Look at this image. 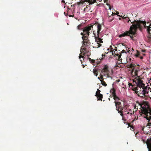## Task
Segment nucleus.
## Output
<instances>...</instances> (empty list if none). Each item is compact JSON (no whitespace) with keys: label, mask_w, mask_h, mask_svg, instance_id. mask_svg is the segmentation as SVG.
<instances>
[{"label":"nucleus","mask_w":151,"mask_h":151,"mask_svg":"<svg viewBox=\"0 0 151 151\" xmlns=\"http://www.w3.org/2000/svg\"><path fill=\"white\" fill-rule=\"evenodd\" d=\"M129 67L132 69L131 74L132 77H135L133 79L134 83L136 84L138 88L145 87V84L143 83V81L138 76V72L139 70V66L138 65H136L132 63L129 65Z\"/></svg>","instance_id":"obj_1"},{"label":"nucleus","mask_w":151,"mask_h":151,"mask_svg":"<svg viewBox=\"0 0 151 151\" xmlns=\"http://www.w3.org/2000/svg\"><path fill=\"white\" fill-rule=\"evenodd\" d=\"M95 25H96L97 26V35H96L94 33V32H93V33L94 35L96 42H97L96 45L95 47L98 48L100 47L102 45L100 43H103L102 39L100 38L101 37L100 35V32L101 29V24L98 23H96Z\"/></svg>","instance_id":"obj_2"},{"label":"nucleus","mask_w":151,"mask_h":151,"mask_svg":"<svg viewBox=\"0 0 151 151\" xmlns=\"http://www.w3.org/2000/svg\"><path fill=\"white\" fill-rule=\"evenodd\" d=\"M133 26H131L130 27L129 31H127L124 33L120 34L119 35L120 38L124 37L127 36H129L130 34L134 35L136 32L137 30L138 27H139V24H133Z\"/></svg>","instance_id":"obj_3"},{"label":"nucleus","mask_w":151,"mask_h":151,"mask_svg":"<svg viewBox=\"0 0 151 151\" xmlns=\"http://www.w3.org/2000/svg\"><path fill=\"white\" fill-rule=\"evenodd\" d=\"M133 26H131L130 27L129 31H127L124 33L120 34L119 35L120 38L124 37L127 36H129L130 34L134 35L136 32L137 30L138 27H139V24H133Z\"/></svg>","instance_id":"obj_4"},{"label":"nucleus","mask_w":151,"mask_h":151,"mask_svg":"<svg viewBox=\"0 0 151 151\" xmlns=\"http://www.w3.org/2000/svg\"><path fill=\"white\" fill-rule=\"evenodd\" d=\"M141 109L142 114H140L147 120L151 119V109L148 106L147 107L142 108Z\"/></svg>","instance_id":"obj_5"},{"label":"nucleus","mask_w":151,"mask_h":151,"mask_svg":"<svg viewBox=\"0 0 151 151\" xmlns=\"http://www.w3.org/2000/svg\"><path fill=\"white\" fill-rule=\"evenodd\" d=\"M97 0H85L82 1H80V2H78V4L79 5H80L81 4H83L84 3H85L86 4V7L84 8V11L86 9L88 8V7H89L90 6L92 5L94 3L96 2ZM98 1H101V0H97Z\"/></svg>","instance_id":"obj_6"},{"label":"nucleus","mask_w":151,"mask_h":151,"mask_svg":"<svg viewBox=\"0 0 151 151\" xmlns=\"http://www.w3.org/2000/svg\"><path fill=\"white\" fill-rule=\"evenodd\" d=\"M93 25L92 24L90 26L86 27L83 29V32H81V35L83 36H86L87 37H89V31L92 29Z\"/></svg>","instance_id":"obj_7"},{"label":"nucleus","mask_w":151,"mask_h":151,"mask_svg":"<svg viewBox=\"0 0 151 151\" xmlns=\"http://www.w3.org/2000/svg\"><path fill=\"white\" fill-rule=\"evenodd\" d=\"M138 90H134V93L138 95V96L143 97L145 96L144 87L138 88Z\"/></svg>","instance_id":"obj_8"},{"label":"nucleus","mask_w":151,"mask_h":151,"mask_svg":"<svg viewBox=\"0 0 151 151\" xmlns=\"http://www.w3.org/2000/svg\"><path fill=\"white\" fill-rule=\"evenodd\" d=\"M89 37H87L86 36H83L82 37V38L83 40L82 41L83 44L85 46H89L90 44V42L88 39V38Z\"/></svg>","instance_id":"obj_9"},{"label":"nucleus","mask_w":151,"mask_h":151,"mask_svg":"<svg viewBox=\"0 0 151 151\" xmlns=\"http://www.w3.org/2000/svg\"><path fill=\"white\" fill-rule=\"evenodd\" d=\"M88 59L90 62L92 64L94 65H96H96H98L100 63L101 61V60L100 59H99V60H95L93 59H91L90 58H88Z\"/></svg>","instance_id":"obj_10"},{"label":"nucleus","mask_w":151,"mask_h":151,"mask_svg":"<svg viewBox=\"0 0 151 151\" xmlns=\"http://www.w3.org/2000/svg\"><path fill=\"white\" fill-rule=\"evenodd\" d=\"M111 52H112V55H114V53L115 54V55H114V56H115V55H116V56L118 57V60H122V59H121V54L120 55H119L118 54H116L115 53V52L113 50H111ZM125 52V51L124 50H123L121 52V53H124Z\"/></svg>","instance_id":"obj_11"},{"label":"nucleus","mask_w":151,"mask_h":151,"mask_svg":"<svg viewBox=\"0 0 151 151\" xmlns=\"http://www.w3.org/2000/svg\"><path fill=\"white\" fill-rule=\"evenodd\" d=\"M101 72H105L106 73L107 72H109V67L107 65H105L104 66L103 68L102 69L101 71Z\"/></svg>","instance_id":"obj_12"},{"label":"nucleus","mask_w":151,"mask_h":151,"mask_svg":"<svg viewBox=\"0 0 151 151\" xmlns=\"http://www.w3.org/2000/svg\"><path fill=\"white\" fill-rule=\"evenodd\" d=\"M86 48L85 47L81 48V53L80 54V56H79V58L80 59L81 58H83V56H82L81 54H83V55L85 54V51H86Z\"/></svg>","instance_id":"obj_13"},{"label":"nucleus","mask_w":151,"mask_h":151,"mask_svg":"<svg viewBox=\"0 0 151 151\" xmlns=\"http://www.w3.org/2000/svg\"><path fill=\"white\" fill-rule=\"evenodd\" d=\"M114 103L115 104V106L116 107V109H118L122 106V103L120 101H114Z\"/></svg>","instance_id":"obj_14"},{"label":"nucleus","mask_w":151,"mask_h":151,"mask_svg":"<svg viewBox=\"0 0 151 151\" xmlns=\"http://www.w3.org/2000/svg\"><path fill=\"white\" fill-rule=\"evenodd\" d=\"M131 23L132 24L131 25V26H133V25L134 24H139V27H138L137 29L139 28V29H141L142 28V26L141 25V23L140 22V21H139V22H138V21H136L134 20V21L133 22H131Z\"/></svg>","instance_id":"obj_15"},{"label":"nucleus","mask_w":151,"mask_h":151,"mask_svg":"<svg viewBox=\"0 0 151 151\" xmlns=\"http://www.w3.org/2000/svg\"><path fill=\"white\" fill-rule=\"evenodd\" d=\"M109 72H107L106 73L105 72H101V74H102V76H103L104 77H105V79H106L107 78H111V77L109 74Z\"/></svg>","instance_id":"obj_16"},{"label":"nucleus","mask_w":151,"mask_h":151,"mask_svg":"<svg viewBox=\"0 0 151 151\" xmlns=\"http://www.w3.org/2000/svg\"><path fill=\"white\" fill-rule=\"evenodd\" d=\"M127 109L126 108H124L123 107V106H122L121 107H120L118 109H116V110L118 112L119 111H124L125 112H126L127 111Z\"/></svg>","instance_id":"obj_17"},{"label":"nucleus","mask_w":151,"mask_h":151,"mask_svg":"<svg viewBox=\"0 0 151 151\" xmlns=\"http://www.w3.org/2000/svg\"><path fill=\"white\" fill-rule=\"evenodd\" d=\"M128 85L129 87H130V86H132V90L133 91H134V90H139L137 87H135V86L134 85H133L131 83H129Z\"/></svg>","instance_id":"obj_18"},{"label":"nucleus","mask_w":151,"mask_h":151,"mask_svg":"<svg viewBox=\"0 0 151 151\" xmlns=\"http://www.w3.org/2000/svg\"><path fill=\"white\" fill-rule=\"evenodd\" d=\"M110 93L113 97L116 95V90L114 88H112L111 89Z\"/></svg>","instance_id":"obj_19"},{"label":"nucleus","mask_w":151,"mask_h":151,"mask_svg":"<svg viewBox=\"0 0 151 151\" xmlns=\"http://www.w3.org/2000/svg\"><path fill=\"white\" fill-rule=\"evenodd\" d=\"M119 16H120L121 17H122L123 19H129V20L127 22V23H129V21L131 22V20L129 19V17H128L127 16V15H124V16H122V15L120 16V15H118Z\"/></svg>","instance_id":"obj_20"},{"label":"nucleus","mask_w":151,"mask_h":151,"mask_svg":"<svg viewBox=\"0 0 151 151\" xmlns=\"http://www.w3.org/2000/svg\"><path fill=\"white\" fill-rule=\"evenodd\" d=\"M96 97H97V98L98 99L97 100L98 101H99V100H101V101H102V99L103 98V95H102V94H101L98 95Z\"/></svg>","instance_id":"obj_21"},{"label":"nucleus","mask_w":151,"mask_h":151,"mask_svg":"<svg viewBox=\"0 0 151 151\" xmlns=\"http://www.w3.org/2000/svg\"><path fill=\"white\" fill-rule=\"evenodd\" d=\"M113 99L115 100L114 101L119 102V101L120 100V99L116 95L113 96Z\"/></svg>","instance_id":"obj_22"},{"label":"nucleus","mask_w":151,"mask_h":151,"mask_svg":"<svg viewBox=\"0 0 151 151\" xmlns=\"http://www.w3.org/2000/svg\"><path fill=\"white\" fill-rule=\"evenodd\" d=\"M123 111H118V112L120 114V115L122 116V120H123L124 121H126V120L124 119V115L123 114Z\"/></svg>","instance_id":"obj_23"},{"label":"nucleus","mask_w":151,"mask_h":151,"mask_svg":"<svg viewBox=\"0 0 151 151\" xmlns=\"http://www.w3.org/2000/svg\"><path fill=\"white\" fill-rule=\"evenodd\" d=\"M147 147L149 151H151V141L148 142L147 143Z\"/></svg>","instance_id":"obj_24"},{"label":"nucleus","mask_w":151,"mask_h":151,"mask_svg":"<svg viewBox=\"0 0 151 151\" xmlns=\"http://www.w3.org/2000/svg\"><path fill=\"white\" fill-rule=\"evenodd\" d=\"M115 14L114 13H113V12H111V11H110L109 12H108V18H109L111 17V16H113L115 15Z\"/></svg>","instance_id":"obj_25"},{"label":"nucleus","mask_w":151,"mask_h":151,"mask_svg":"<svg viewBox=\"0 0 151 151\" xmlns=\"http://www.w3.org/2000/svg\"><path fill=\"white\" fill-rule=\"evenodd\" d=\"M93 72L94 73V74L96 76H98V71L96 69L94 68L93 70Z\"/></svg>","instance_id":"obj_26"},{"label":"nucleus","mask_w":151,"mask_h":151,"mask_svg":"<svg viewBox=\"0 0 151 151\" xmlns=\"http://www.w3.org/2000/svg\"><path fill=\"white\" fill-rule=\"evenodd\" d=\"M100 77H98V78L100 81L101 80H104V79H105V77H104L103 76H102V74H100Z\"/></svg>","instance_id":"obj_27"},{"label":"nucleus","mask_w":151,"mask_h":151,"mask_svg":"<svg viewBox=\"0 0 151 151\" xmlns=\"http://www.w3.org/2000/svg\"><path fill=\"white\" fill-rule=\"evenodd\" d=\"M144 89L145 90L144 92L145 93V95L146 93H148L149 92V90L147 89V86H145L144 87Z\"/></svg>","instance_id":"obj_28"},{"label":"nucleus","mask_w":151,"mask_h":151,"mask_svg":"<svg viewBox=\"0 0 151 151\" xmlns=\"http://www.w3.org/2000/svg\"><path fill=\"white\" fill-rule=\"evenodd\" d=\"M108 0H104V2L106 4V5L109 6V9L110 10L111 9V7L109 4L108 3Z\"/></svg>","instance_id":"obj_29"},{"label":"nucleus","mask_w":151,"mask_h":151,"mask_svg":"<svg viewBox=\"0 0 151 151\" xmlns=\"http://www.w3.org/2000/svg\"><path fill=\"white\" fill-rule=\"evenodd\" d=\"M101 81V84L105 86H106L107 84L104 81V80H100Z\"/></svg>","instance_id":"obj_30"},{"label":"nucleus","mask_w":151,"mask_h":151,"mask_svg":"<svg viewBox=\"0 0 151 151\" xmlns=\"http://www.w3.org/2000/svg\"><path fill=\"white\" fill-rule=\"evenodd\" d=\"M100 91H101L100 90L98 89V90H97V91L96 92V94L95 95V96H97L98 95H99V94H101L100 93Z\"/></svg>","instance_id":"obj_31"},{"label":"nucleus","mask_w":151,"mask_h":151,"mask_svg":"<svg viewBox=\"0 0 151 151\" xmlns=\"http://www.w3.org/2000/svg\"><path fill=\"white\" fill-rule=\"evenodd\" d=\"M82 25L81 24H80L77 27V28L78 30H81L82 29Z\"/></svg>","instance_id":"obj_32"},{"label":"nucleus","mask_w":151,"mask_h":151,"mask_svg":"<svg viewBox=\"0 0 151 151\" xmlns=\"http://www.w3.org/2000/svg\"><path fill=\"white\" fill-rule=\"evenodd\" d=\"M109 22H111L112 21V20L113 19V18H111V17L109 18Z\"/></svg>","instance_id":"obj_33"},{"label":"nucleus","mask_w":151,"mask_h":151,"mask_svg":"<svg viewBox=\"0 0 151 151\" xmlns=\"http://www.w3.org/2000/svg\"><path fill=\"white\" fill-rule=\"evenodd\" d=\"M136 34H135V35H132V34H131V35H129V36H130V38H131L132 39V40H133V37L134 36V35Z\"/></svg>","instance_id":"obj_34"},{"label":"nucleus","mask_w":151,"mask_h":151,"mask_svg":"<svg viewBox=\"0 0 151 151\" xmlns=\"http://www.w3.org/2000/svg\"><path fill=\"white\" fill-rule=\"evenodd\" d=\"M102 58H101V59H103L105 57V55H104L103 54H102Z\"/></svg>","instance_id":"obj_35"},{"label":"nucleus","mask_w":151,"mask_h":151,"mask_svg":"<svg viewBox=\"0 0 151 151\" xmlns=\"http://www.w3.org/2000/svg\"><path fill=\"white\" fill-rule=\"evenodd\" d=\"M147 126H151V122L147 124Z\"/></svg>","instance_id":"obj_36"},{"label":"nucleus","mask_w":151,"mask_h":151,"mask_svg":"<svg viewBox=\"0 0 151 151\" xmlns=\"http://www.w3.org/2000/svg\"><path fill=\"white\" fill-rule=\"evenodd\" d=\"M127 112L125 114H124V115H127V114H129V112H128V111H126V112Z\"/></svg>","instance_id":"obj_37"},{"label":"nucleus","mask_w":151,"mask_h":151,"mask_svg":"<svg viewBox=\"0 0 151 151\" xmlns=\"http://www.w3.org/2000/svg\"><path fill=\"white\" fill-rule=\"evenodd\" d=\"M119 14V12H116V15H118V16L119 15H118V14Z\"/></svg>","instance_id":"obj_38"},{"label":"nucleus","mask_w":151,"mask_h":151,"mask_svg":"<svg viewBox=\"0 0 151 151\" xmlns=\"http://www.w3.org/2000/svg\"><path fill=\"white\" fill-rule=\"evenodd\" d=\"M62 2L63 3H65V1L64 0H62Z\"/></svg>","instance_id":"obj_39"},{"label":"nucleus","mask_w":151,"mask_h":151,"mask_svg":"<svg viewBox=\"0 0 151 151\" xmlns=\"http://www.w3.org/2000/svg\"><path fill=\"white\" fill-rule=\"evenodd\" d=\"M115 48L114 49L115 51H116L117 50V48L116 47H115Z\"/></svg>","instance_id":"obj_40"},{"label":"nucleus","mask_w":151,"mask_h":151,"mask_svg":"<svg viewBox=\"0 0 151 151\" xmlns=\"http://www.w3.org/2000/svg\"><path fill=\"white\" fill-rule=\"evenodd\" d=\"M129 49H130V48H128V50H127V52H129V51H130Z\"/></svg>","instance_id":"obj_41"},{"label":"nucleus","mask_w":151,"mask_h":151,"mask_svg":"<svg viewBox=\"0 0 151 151\" xmlns=\"http://www.w3.org/2000/svg\"><path fill=\"white\" fill-rule=\"evenodd\" d=\"M131 49L132 50H131V52L132 51L133 52L134 50H133V48H132Z\"/></svg>","instance_id":"obj_42"},{"label":"nucleus","mask_w":151,"mask_h":151,"mask_svg":"<svg viewBox=\"0 0 151 151\" xmlns=\"http://www.w3.org/2000/svg\"><path fill=\"white\" fill-rule=\"evenodd\" d=\"M149 89H151L150 87H147V89L149 90Z\"/></svg>","instance_id":"obj_43"},{"label":"nucleus","mask_w":151,"mask_h":151,"mask_svg":"<svg viewBox=\"0 0 151 151\" xmlns=\"http://www.w3.org/2000/svg\"><path fill=\"white\" fill-rule=\"evenodd\" d=\"M73 15H69V16L70 17H73Z\"/></svg>","instance_id":"obj_44"},{"label":"nucleus","mask_w":151,"mask_h":151,"mask_svg":"<svg viewBox=\"0 0 151 151\" xmlns=\"http://www.w3.org/2000/svg\"><path fill=\"white\" fill-rule=\"evenodd\" d=\"M126 19V20H127V21H128V20H129V19Z\"/></svg>","instance_id":"obj_45"},{"label":"nucleus","mask_w":151,"mask_h":151,"mask_svg":"<svg viewBox=\"0 0 151 151\" xmlns=\"http://www.w3.org/2000/svg\"><path fill=\"white\" fill-rule=\"evenodd\" d=\"M136 57H138V55H136Z\"/></svg>","instance_id":"obj_46"},{"label":"nucleus","mask_w":151,"mask_h":151,"mask_svg":"<svg viewBox=\"0 0 151 151\" xmlns=\"http://www.w3.org/2000/svg\"><path fill=\"white\" fill-rule=\"evenodd\" d=\"M83 65V68H84V65Z\"/></svg>","instance_id":"obj_47"},{"label":"nucleus","mask_w":151,"mask_h":151,"mask_svg":"<svg viewBox=\"0 0 151 151\" xmlns=\"http://www.w3.org/2000/svg\"><path fill=\"white\" fill-rule=\"evenodd\" d=\"M80 61L81 62V63H82V60H81Z\"/></svg>","instance_id":"obj_48"},{"label":"nucleus","mask_w":151,"mask_h":151,"mask_svg":"<svg viewBox=\"0 0 151 151\" xmlns=\"http://www.w3.org/2000/svg\"><path fill=\"white\" fill-rule=\"evenodd\" d=\"M142 52H145V51L142 50Z\"/></svg>","instance_id":"obj_49"},{"label":"nucleus","mask_w":151,"mask_h":151,"mask_svg":"<svg viewBox=\"0 0 151 151\" xmlns=\"http://www.w3.org/2000/svg\"><path fill=\"white\" fill-rule=\"evenodd\" d=\"M109 101H110V99L109 98Z\"/></svg>","instance_id":"obj_50"},{"label":"nucleus","mask_w":151,"mask_h":151,"mask_svg":"<svg viewBox=\"0 0 151 151\" xmlns=\"http://www.w3.org/2000/svg\"><path fill=\"white\" fill-rule=\"evenodd\" d=\"M122 45H123L125 46L124 45H123V44H122Z\"/></svg>","instance_id":"obj_51"},{"label":"nucleus","mask_w":151,"mask_h":151,"mask_svg":"<svg viewBox=\"0 0 151 151\" xmlns=\"http://www.w3.org/2000/svg\"><path fill=\"white\" fill-rule=\"evenodd\" d=\"M130 114H131V115H132V113H131Z\"/></svg>","instance_id":"obj_52"},{"label":"nucleus","mask_w":151,"mask_h":151,"mask_svg":"<svg viewBox=\"0 0 151 151\" xmlns=\"http://www.w3.org/2000/svg\"><path fill=\"white\" fill-rule=\"evenodd\" d=\"M119 19L120 20V19H120V18H119Z\"/></svg>","instance_id":"obj_53"},{"label":"nucleus","mask_w":151,"mask_h":151,"mask_svg":"<svg viewBox=\"0 0 151 151\" xmlns=\"http://www.w3.org/2000/svg\"><path fill=\"white\" fill-rule=\"evenodd\" d=\"M150 86H151V83H150Z\"/></svg>","instance_id":"obj_54"},{"label":"nucleus","mask_w":151,"mask_h":151,"mask_svg":"<svg viewBox=\"0 0 151 151\" xmlns=\"http://www.w3.org/2000/svg\"><path fill=\"white\" fill-rule=\"evenodd\" d=\"M132 151H134V150H132Z\"/></svg>","instance_id":"obj_55"}]
</instances>
